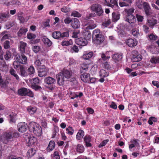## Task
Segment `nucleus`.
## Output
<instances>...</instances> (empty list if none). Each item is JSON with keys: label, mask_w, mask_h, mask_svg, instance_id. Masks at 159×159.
I'll return each instance as SVG.
<instances>
[{"label": "nucleus", "mask_w": 159, "mask_h": 159, "mask_svg": "<svg viewBox=\"0 0 159 159\" xmlns=\"http://www.w3.org/2000/svg\"><path fill=\"white\" fill-rule=\"evenodd\" d=\"M72 74V71L64 69L56 75L57 84L60 86H62L64 85L66 80L71 82L75 81V77L73 76Z\"/></svg>", "instance_id": "1"}, {"label": "nucleus", "mask_w": 159, "mask_h": 159, "mask_svg": "<svg viewBox=\"0 0 159 159\" xmlns=\"http://www.w3.org/2000/svg\"><path fill=\"white\" fill-rule=\"evenodd\" d=\"M19 135V133L16 130L10 129V130L3 134L1 140L4 144H7L13 141L14 138L18 137Z\"/></svg>", "instance_id": "2"}, {"label": "nucleus", "mask_w": 159, "mask_h": 159, "mask_svg": "<svg viewBox=\"0 0 159 159\" xmlns=\"http://www.w3.org/2000/svg\"><path fill=\"white\" fill-rule=\"evenodd\" d=\"M28 128L30 132L33 133L37 136H41L42 128L39 124L34 121L31 122L29 124Z\"/></svg>", "instance_id": "3"}, {"label": "nucleus", "mask_w": 159, "mask_h": 159, "mask_svg": "<svg viewBox=\"0 0 159 159\" xmlns=\"http://www.w3.org/2000/svg\"><path fill=\"white\" fill-rule=\"evenodd\" d=\"M93 39L94 43L97 44H101L104 41V36L100 34V30L99 29L94 30L93 32Z\"/></svg>", "instance_id": "4"}, {"label": "nucleus", "mask_w": 159, "mask_h": 159, "mask_svg": "<svg viewBox=\"0 0 159 159\" xmlns=\"http://www.w3.org/2000/svg\"><path fill=\"white\" fill-rule=\"evenodd\" d=\"M14 68L17 70H20V75L23 77H26L28 75V73L26 71V67L20 64L16 61H14L13 63Z\"/></svg>", "instance_id": "5"}, {"label": "nucleus", "mask_w": 159, "mask_h": 159, "mask_svg": "<svg viewBox=\"0 0 159 159\" xmlns=\"http://www.w3.org/2000/svg\"><path fill=\"white\" fill-rule=\"evenodd\" d=\"M13 55L14 57V61H16L20 64H26L27 62V58L23 54H19L16 51L13 52Z\"/></svg>", "instance_id": "6"}, {"label": "nucleus", "mask_w": 159, "mask_h": 159, "mask_svg": "<svg viewBox=\"0 0 159 159\" xmlns=\"http://www.w3.org/2000/svg\"><path fill=\"white\" fill-rule=\"evenodd\" d=\"M18 94L21 96H28L33 97L34 96L33 93L31 90L25 87L19 89L18 90Z\"/></svg>", "instance_id": "7"}, {"label": "nucleus", "mask_w": 159, "mask_h": 159, "mask_svg": "<svg viewBox=\"0 0 159 159\" xmlns=\"http://www.w3.org/2000/svg\"><path fill=\"white\" fill-rule=\"evenodd\" d=\"M92 11L95 12L97 16H100L103 15L104 12L101 5L98 4H94L90 7Z\"/></svg>", "instance_id": "8"}, {"label": "nucleus", "mask_w": 159, "mask_h": 159, "mask_svg": "<svg viewBox=\"0 0 159 159\" xmlns=\"http://www.w3.org/2000/svg\"><path fill=\"white\" fill-rule=\"evenodd\" d=\"M44 83L47 85L48 87V89L51 90H52L54 89V85L56 83V80L54 78L50 76L45 78L44 80Z\"/></svg>", "instance_id": "9"}, {"label": "nucleus", "mask_w": 159, "mask_h": 159, "mask_svg": "<svg viewBox=\"0 0 159 159\" xmlns=\"http://www.w3.org/2000/svg\"><path fill=\"white\" fill-rule=\"evenodd\" d=\"M49 70L44 65H42L38 71V76L40 77L45 76L47 75Z\"/></svg>", "instance_id": "10"}, {"label": "nucleus", "mask_w": 159, "mask_h": 159, "mask_svg": "<svg viewBox=\"0 0 159 159\" xmlns=\"http://www.w3.org/2000/svg\"><path fill=\"white\" fill-rule=\"evenodd\" d=\"M113 61L116 63L121 62L123 57L122 53H116L113 54L111 56Z\"/></svg>", "instance_id": "11"}, {"label": "nucleus", "mask_w": 159, "mask_h": 159, "mask_svg": "<svg viewBox=\"0 0 159 159\" xmlns=\"http://www.w3.org/2000/svg\"><path fill=\"white\" fill-rule=\"evenodd\" d=\"M17 127L19 132L23 133L27 130L28 126L26 123L21 122L18 124Z\"/></svg>", "instance_id": "12"}, {"label": "nucleus", "mask_w": 159, "mask_h": 159, "mask_svg": "<svg viewBox=\"0 0 159 159\" xmlns=\"http://www.w3.org/2000/svg\"><path fill=\"white\" fill-rule=\"evenodd\" d=\"M90 75L86 72L81 71L80 77L81 80L84 83H89Z\"/></svg>", "instance_id": "13"}, {"label": "nucleus", "mask_w": 159, "mask_h": 159, "mask_svg": "<svg viewBox=\"0 0 159 159\" xmlns=\"http://www.w3.org/2000/svg\"><path fill=\"white\" fill-rule=\"evenodd\" d=\"M138 51L134 50L132 52V60L133 61L138 62L142 59V56L140 54H138Z\"/></svg>", "instance_id": "14"}, {"label": "nucleus", "mask_w": 159, "mask_h": 159, "mask_svg": "<svg viewBox=\"0 0 159 159\" xmlns=\"http://www.w3.org/2000/svg\"><path fill=\"white\" fill-rule=\"evenodd\" d=\"M126 44L129 47L132 48L136 46L138 43V41L135 39H129L125 41Z\"/></svg>", "instance_id": "15"}, {"label": "nucleus", "mask_w": 159, "mask_h": 159, "mask_svg": "<svg viewBox=\"0 0 159 159\" xmlns=\"http://www.w3.org/2000/svg\"><path fill=\"white\" fill-rule=\"evenodd\" d=\"M76 43L78 45L84 46L86 45L88 42L87 40L84 38H79L76 40Z\"/></svg>", "instance_id": "16"}, {"label": "nucleus", "mask_w": 159, "mask_h": 159, "mask_svg": "<svg viewBox=\"0 0 159 159\" xmlns=\"http://www.w3.org/2000/svg\"><path fill=\"white\" fill-rule=\"evenodd\" d=\"M143 5L145 14L147 16H150L151 13L150 12L151 8L149 4L147 2H144L143 3Z\"/></svg>", "instance_id": "17"}, {"label": "nucleus", "mask_w": 159, "mask_h": 159, "mask_svg": "<svg viewBox=\"0 0 159 159\" xmlns=\"http://www.w3.org/2000/svg\"><path fill=\"white\" fill-rule=\"evenodd\" d=\"M36 139L34 136H30L26 140L27 146H30L33 145L36 141Z\"/></svg>", "instance_id": "18"}, {"label": "nucleus", "mask_w": 159, "mask_h": 159, "mask_svg": "<svg viewBox=\"0 0 159 159\" xmlns=\"http://www.w3.org/2000/svg\"><path fill=\"white\" fill-rule=\"evenodd\" d=\"M7 117L9 120L10 123H15L16 122V114L13 112L9 113L7 114Z\"/></svg>", "instance_id": "19"}, {"label": "nucleus", "mask_w": 159, "mask_h": 159, "mask_svg": "<svg viewBox=\"0 0 159 159\" xmlns=\"http://www.w3.org/2000/svg\"><path fill=\"white\" fill-rule=\"evenodd\" d=\"M55 143L53 140L50 141L47 147L46 148L47 151L50 152L53 151L55 148Z\"/></svg>", "instance_id": "20"}, {"label": "nucleus", "mask_w": 159, "mask_h": 159, "mask_svg": "<svg viewBox=\"0 0 159 159\" xmlns=\"http://www.w3.org/2000/svg\"><path fill=\"white\" fill-rule=\"evenodd\" d=\"M126 20L129 23H133L136 21L135 16L131 14H128L126 16Z\"/></svg>", "instance_id": "21"}, {"label": "nucleus", "mask_w": 159, "mask_h": 159, "mask_svg": "<svg viewBox=\"0 0 159 159\" xmlns=\"http://www.w3.org/2000/svg\"><path fill=\"white\" fill-rule=\"evenodd\" d=\"M71 25L73 28L77 29L80 26V22L78 19L74 18L72 19Z\"/></svg>", "instance_id": "22"}, {"label": "nucleus", "mask_w": 159, "mask_h": 159, "mask_svg": "<svg viewBox=\"0 0 159 159\" xmlns=\"http://www.w3.org/2000/svg\"><path fill=\"white\" fill-rule=\"evenodd\" d=\"M147 25L150 27H152L157 24V20L153 18H151L147 20Z\"/></svg>", "instance_id": "23"}, {"label": "nucleus", "mask_w": 159, "mask_h": 159, "mask_svg": "<svg viewBox=\"0 0 159 159\" xmlns=\"http://www.w3.org/2000/svg\"><path fill=\"white\" fill-rule=\"evenodd\" d=\"M120 14L119 12H113L112 14V21L114 22H116L120 19Z\"/></svg>", "instance_id": "24"}, {"label": "nucleus", "mask_w": 159, "mask_h": 159, "mask_svg": "<svg viewBox=\"0 0 159 159\" xmlns=\"http://www.w3.org/2000/svg\"><path fill=\"white\" fill-rule=\"evenodd\" d=\"M27 44L25 42L20 41V43L19 50L21 54H24L25 52V48Z\"/></svg>", "instance_id": "25"}, {"label": "nucleus", "mask_w": 159, "mask_h": 159, "mask_svg": "<svg viewBox=\"0 0 159 159\" xmlns=\"http://www.w3.org/2000/svg\"><path fill=\"white\" fill-rule=\"evenodd\" d=\"M27 111L30 115L34 114L37 111V107L35 106H30L27 108Z\"/></svg>", "instance_id": "26"}, {"label": "nucleus", "mask_w": 159, "mask_h": 159, "mask_svg": "<svg viewBox=\"0 0 159 159\" xmlns=\"http://www.w3.org/2000/svg\"><path fill=\"white\" fill-rule=\"evenodd\" d=\"M84 141L85 143V145L87 147H90L92 146L90 143L91 141V137L89 135H86L84 138Z\"/></svg>", "instance_id": "27"}, {"label": "nucleus", "mask_w": 159, "mask_h": 159, "mask_svg": "<svg viewBox=\"0 0 159 159\" xmlns=\"http://www.w3.org/2000/svg\"><path fill=\"white\" fill-rule=\"evenodd\" d=\"M93 56V52H85L83 55L82 57L84 59L89 60Z\"/></svg>", "instance_id": "28"}, {"label": "nucleus", "mask_w": 159, "mask_h": 159, "mask_svg": "<svg viewBox=\"0 0 159 159\" xmlns=\"http://www.w3.org/2000/svg\"><path fill=\"white\" fill-rule=\"evenodd\" d=\"M42 41L45 45L49 47L51 46L52 43V42L48 38H46L45 36L43 38Z\"/></svg>", "instance_id": "29"}, {"label": "nucleus", "mask_w": 159, "mask_h": 159, "mask_svg": "<svg viewBox=\"0 0 159 159\" xmlns=\"http://www.w3.org/2000/svg\"><path fill=\"white\" fill-rule=\"evenodd\" d=\"M88 26L87 28L89 29H94L97 26L96 24L94 23L93 20H90L87 21Z\"/></svg>", "instance_id": "30"}, {"label": "nucleus", "mask_w": 159, "mask_h": 159, "mask_svg": "<svg viewBox=\"0 0 159 159\" xmlns=\"http://www.w3.org/2000/svg\"><path fill=\"white\" fill-rule=\"evenodd\" d=\"M28 31L27 29L25 28H21L17 32V35L19 37H21L23 35H25Z\"/></svg>", "instance_id": "31"}, {"label": "nucleus", "mask_w": 159, "mask_h": 159, "mask_svg": "<svg viewBox=\"0 0 159 159\" xmlns=\"http://www.w3.org/2000/svg\"><path fill=\"white\" fill-rule=\"evenodd\" d=\"M52 37L54 39H61V32L59 31H55L52 34Z\"/></svg>", "instance_id": "32"}, {"label": "nucleus", "mask_w": 159, "mask_h": 159, "mask_svg": "<svg viewBox=\"0 0 159 159\" xmlns=\"http://www.w3.org/2000/svg\"><path fill=\"white\" fill-rule=\"evenodd\" d=\"M8 81L6 80H3L2 79L1 74L0 73V86L2 88H5L8 83Z\"/></svg>", "instance_id": "33"}, {"label": "nucleus", "mask_w": 159, "mask_h": 159, "mask_svg": "<svg viewBox=\"0 0 159 159\" xmlns=\"http://www.w3.org/2000/svg\"><path fill=\"white\" fill-rule=\"evenodd\" d=\"M148 36V40L151 42H153L157 40L158 39L157 36L153 34H149Z\"/></svg>", "instance_id": "34"}, {"label": "nucleus", "mask_w": 159, "mask_h": 159, "mask_svg": "<svg viewBox=\"0 0 159 159\" xmlns=\"http://www.w3.org/2000/svg\"><path fill=\"white\" fill-rule=\"evenodd\" d=\"M73 43V41L70 39L68 41H62L61 43V44L63 46H67L72 44Z\"/></svg>", "instance_id": "35"}, {"label": "nucleus", "mask_w": 159, "mask_h": 159, "mask_svg": "<svg viewBox=\"0 0 159 159\" xmlns=\"http://www.w3.org/2000/svg\"><path fill=\"white\" fill-rule=\"evenodd\" d=\"M150 62L152 64H159V56H152L150 60Z\"/></svg>", "instance_id": "36"}, {"label": "nucleus", "mask_w": 159, "mask_h": 159, "mask_svg": "<svg viewBox=\"0 0 159 159\" xmlns=\"http://www.w3.org/2000/svg\"><path fill=\"white\" fill-rule=\"evenodd\" d=\"M36 153L35 150L33 148L30 149L28 151L27 156L28 157L33 156Z\"/></svg>", "instance_id": "37"}, {"label": "nucleus", "mask_w": 159, "mask_h": 159, "mask_svg": "<svg viewBox=\"0 0 159 159\" xmlns=\"http://www.w3.org/2000/svg\"><path fill=\"white\" fill-rule=\"evenodd\" d=\"M84 135V132L82 130L80 129L77 134L76 138L77 139L80 140Z\"/></svg>", "instance_id": "38"}, {"label": "nucleus", "mask_w": 159, "mask_h": 159, "mask_svg": "<svg viewBox=\"0 0 159 159\" xmlns=\"http://www.w3.org/2000/svg\"><path fill=\"white\" fill-rule=\"evenodd\" d=\"M7 32V31H4L3 32L0 34V36H2V37L1 39V41H2L6 39H9L10 35L8 34H6Z\"/></svg>", "instance_id": "39"}, {"label": "nucleus", "mask_w": 159, "mask_h": 159, "mask_svg": "<svg viewBox=\"0 0 159 159\" xmlns=\"http://www.w3.org/2000/svg\"><path fill=\"white\" fill-rule=\"evenodd\" d=\"M110 52H107L106 53H102L101 55L102 59L104 61H108L110 58V56H107V54L110 53Z\"/></svg>", "instance_id": "40"}, {"label": "nucleus", "mask_w": 159, "mask_h": 159, "mask_svg": "<svg viewBox=\"0 0 159 159\" xmlns=\"http://www.w3.org/2000/svg\"><path fill=\"white\" fill-rule=\"evenodd\" d=\"M21 4L20 2L18 0H12L11 1L8 2V5H20Z\"/></svg>", "instance_id": "41"}, {"label": "nucleus", "mask_w": 159, "mask_h": 159, "mask_svg": "<svg viewBox=\"0 0 159 159\" xmlns=\"http://www.w3.org/2000/svg\"><path fill=\"white\" fill-rule=\"evenodd\" d=\"M76 150L79 153H82L84 151V148L82 145L78 144L77 146Z\"/></svg>", "instance_id": "42"}, {"label": "nucleus", "mask_w": 159, "mask_h": 159, "mask_svg": "<svg viewBox=\"0 0 159 159\" xmlns=\"http://www.w3.org/2000/svg\"><path fill=\"white\" fill-rule=\"evenodd\" d=\"M59 131V128L57 126L55 125L54 126V129L53 130V132L52 135V138H54L57 135V133Z\"/></svg>", "instance_id": "43"}, {"label": "nucleus", "mask_w": 159, "mask_h": 159, "mask_svg": "<svg viewBox=\"0 0 159 159\" xmlns=\"http://www.w3.org/2000/svg\"><path fill=\"white\" fill-rule=\"evenodd\" d=\"M52 159H60V157L58 152L57 151H54L53 153L51 154Z\"/></svg>", "instance_id": "44"}, {"label": "nucleus", "mask_w": 159, "mask_h": 159, "mask_svg": "<svg viewBox=\"0 0 159 159\" xmlns=\"http://www.w3.org/2000/svg\"><path fill=\"white\" fill-rule=\"evenodd\" d=\"M31 84L32 85H36L39 84L40 80L38 77H36L32 80Z\"/></svg>", "instance_id": "45"}, {"label": "nucleus", "mask_w": 159, "mask_h": 159, "mask_svg": "<svg viewBox=\"0 0 159 159\" xmlns=\"http://www.w3.org/2000/svg\"><path fill=\"white\" fill-rule=\"evenodd\" d=\"M100 75L101 77H106L109 75V73L105 70L101 69L100 71Z\"/></svg>", "instance_id": "46"}, {"label": "nucleus", "mask_w": 159, "mask_h": 159, "mask_svg": "<svg viewBox=\"0 0 159 159\" xmlns=\"http://www.w3.org/2000/svg\"><path fill=\"white\" fill-rule=\"evenodd\" d=\"M66 133L70 135H72L74 133V130L71 127L69 126L66 129Z\"/></svg>", "instance_id": "47"}, {"label": "nucleus", "mask_w": 159, "mask_h": 159, "mask_svg": "<svg viewBox=\"0 0 159 159\" xmlns=\"http://www.w3.org/2000/svg\"><path fill=\"white\" fill-rule=\"evenodd\" d=\"M89 67L88 65L85 63H83L81 65V69L80 70V72L81 71L86 72L88 70Z\"/></svg>", "instance_id": "48"}, {"label": "nucleus", "mask_w": 159, "mask_h": 159, "mask_svg": "<svg viewBox=\"0 0 159 159\" xmlns=\"http://www.w3.org/2000/svg\"><path fill=\"white\" fill-rule=\"evenodd\" d=\"M131 32L132 35L136 38L139 35V30L136 28L133 29Z\"/></svg>", "instance_id": "49"}, {"label": "nucleus", "mask_w": 159, "mask_h": 159, "mask_svg": "<svg viewBox=\"0 0 159 159\" xmlns=\"http://www.w3.org/2000/svg\"><path fill=\"white\" fill-rule=\"evenodd\" d=\"M28 75H31L34 74L35 72V69L33 66H30L28 69Z\"/></svg>", "instance_id": "50"}, {"label": "nucleus", "mask_w": 159, "mask_h": 159, "mask_svg": "<svg viewBox=\"0 0 159 159\" xmlns=\"http://www.w3.org/2000/svg\"><path fill=\"white\" fill-rule=\"evenodd\" d=\"M11 52L8 51H6L5 54L4 55L5 59L6 60H9L11 57Z\"/></svg>", "instance_id": "51"}, {"label": "nucleus", "mask_w": 159, "mask_h": 159, "mask_svg": "<svg viewBox=\"0 0 159 159\" xmlns=\"http://www.w3.org/2000/svg\"><path fill=\"white\" fill-rule=\"evenodd\" d=\"M3 47L6 49H9L10 48V41L9 40H6L3 43Z\"/></svg>", "instance_id": "52"}, {"label": "nucleus", "mask_w": 159, "mask_h": 159, "mask_svg": "<svg viewBox=\"0 0 159 159\" xmlns=\"http://www.w3.org/2000/svg\"><path fill=\"white\" fill-rule=\"evenodd\" d=\"M43 61V60H42L40 61L39 59H37L34 62V64L36 66L41 67L42 65H43L42 63Z\"/></svg>", "instance_id": "53"}, {"label": "nucleus", "mask_w": 159, "mask_h": 159, "mask_svg": "<svg viewBox=\"0 0 159 159\" xmlns=\"http://www.w3.org/2000/svg\"><path fill=\"white\" fill-rule=\"evenodd\" d=\"M111 21L110 19L104 21L102 23V25L105 27H108L111 23Z\"/></svg>", "instance_id": "54"}, {"label": "nucleus", "mask_w": 159, "mask_h": 159, "mask_svg": "<svg viewBox=\"0 0 159 159\" xmlns=\"http://www.w3.org/2000/svg\"><path fill=\"white\" fill-rule=\"evenodd\" d=\"M10 73L11 75L14 76L17 80L19 79V77L18 75L16 73V71L13 69H11L10 70Z\"/></svg>", "instance_id": "55"}, {"label": "nucleus", "mask_w": 159, "mask_h": 159, "mask_svg": "<svg viewBox=\"0 0 159 159\" xmlns=\"http://www.w3.org/2000/svg\"><path fill=\"white\" fill-rule=\"evenodd\" d=\"M70 16L74 17H80L81 16V15L77 11H74L71 13Z\"/></svg>", "instance_id": "56"}, {"label": "nucleus", "mask_w": 159, "mask_h": 159, "mask_svg": "<svg viewBox=\"0 0 159 159\" xmlns=\"http://www.w3.org/2000/svg\"><path fill=\"white\" fill-rule=\"evenodd\" d=\"M71 50L72 52H78L79 51L78 47L75 45H74L71 47Z\"/></svg>", "instance_id": "57"}, {"label": "nucleus", "mask_w": 159, "mask_h": 159, "mask_svg": "<svg viewBox=\"0 0 159 159\" xmlns=\"http://www.w3.org/2000/svg\"><path fill=\"white\" fill-rule=\"evenodd\" d=\"M10 16L9 12L3 13L0 14V19H2L3 18H8Z\"/></svg>", "instance_id": "58"}, {"label": "nucleus", "mask_w": 159, "mask_h": 159, "mask_svg": "<svg viewBox=\"0 0 159 159\" xmlns=\"http://www.w3.org/2000/svg\"><path fill=\"white\" fill-rule=\"evenodd\" d=\"M61 11L63 12L66 13L69 12L70 11V8L68 7H63L61 9Z\"/></svg>", "instance_id": "59"}, {"label": "nucleus", "mask_w": 159, "mask_h": 159, "mask_svg": "<svg viewBox=\"0 0 159 159\" xmlns=\"http://www.w3.org/2000/svg\"><path fill=\"white\" fill-rule=\"evenodd\" d=\"M27 38L29 39H35L36 37V35L33 33H29L27 34Z\"/></svg>", "instance_id": "60"}, {"label": "nucleus", "mask_w": 159, "mask_h": 159, "mask_svg": "<svg viewBox=\"0 0 159 159\" xmlns=\"http://www.w3.org/2000/svg\"><path fill=\"white\" fill-rule=\"evenodd\" d=\"M96 14L94 13H91L87 15L86 16L87 19H90L91 18L95 17L96 16Z\"/></svg>", "instance_id": "61"}, {"label": "nucleus", "mask_w": 159, "mask_h": 159, "mask_svg": "<svg viewBox=\"0 0 159 159\" xmlns=\"http://www.w3.org/2000/svg\"><path fill=\"white\" fill-rule=\"evenodd\" d=\"M134 9L133 8H130L128 9H126L125 11L128 14H131L133 13L134 11Z\"/></svg>", "instance_id": "62"}, {"label": "nucleus", "mask_w": 159, "mask_h": 159, "mask_svg": "<svg viewBox=\"0 0 159 159\" xmlns=\"http://www.w3.org/2000/svg\"><path fill=\"white\" fill-rule=\"evenodd\" d=\"M108 141L109 140L108 139L104 140L98 146V147L99 148H102L105 146Z\"/></svg>", "instance_id": "63"}, {"label": "nucleus", "mask_w": 159, "mask_h": 159, "mask_svg": "<svg viewBox=\"0 0 159 159\" xmlns=\"http://www.w3.org/2000/svg\"><path fill=\"white\" fill-rule=\"evenodd\" d=\"M32 87L33 89L36 91L41 90L42 89L41 87L40 86H39V85H32Z\"/></svg>", "instance_id": "64"}]
</instances>
